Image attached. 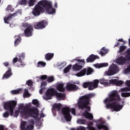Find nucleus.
Wrapping results in <instances>:
<instances>
[{"label": "nucleus", "instance_id": "43", "mask_svg": "<svg viewBox=\"0 0 130 130\" xmlns=\"http://www.w3.org/2000/svg\"><path fill=\"white\" fill-rule=\"evenodd\" d=\"M26 84H27V85L31 86L32 85H33V81H31V80H29L27 81V82H26Z\"/></svg>", "mask_w": 130, "mask_h": 130}, {"label": "nucleus", "instance_id": "2", "mask_svg": "<svg viewBox=\"0 0 130 130\" xmlns=\"http://www.w3.org/2000/svg\"><path fill=\"white\" fill-rule=\"evenodd\" d=\"M121 101L119 93L116 90H114L110 92L109 98L105 99L104 103L107 105V109H113L114 111L119 112L122 109V105H119L118 102Z\"/></svg>", "mask_w": 130, "mask_h": 130}, {"label": "nucleus", "instance_id": "4", "mask_svg": "<svg viewBox=\"0 0 130 130\" xmlns=\"http://www.w3.org/2000/svg\"><path fill=\"white\" fill-rule=\"evenodd\" d=\"M94 97L93 93H88L80 98L77 102V106L79 109H87V111H90V107L88 106L89 105L90 99Z\"/></svg>", "mask_w": 130, "mask_h": 130}, {"label": "nucleus", "instance_id": "33", "mask_svg": "<svg viewBox=\"0 0 130 130\" xmlns=\"http://www.w3.org/2000/svg\"><path fill=\"white\" fill-rule=\"evenodd\" d=\"M22 91V88H19L18 90H14L12 91H11V93L13 95H17L18 94H19V92Z\"/></svg>", "mask_w": 130, "mask_h": 130}, {"label": "nucleus", "instance_id": "23", "mask_svg": "<svg viewBox=\"0 0 130 130\" xmlns=\"http://www.w3.org/2000/svg\"><path fill=\"white\" fill-rule=\"evenodd\" d=\"M83 116H84V118H86L87 119L90 120H92L93 119V115H92V114L87 111H86V112L83 113Z\"/></svg>", "mask_w": 130, "mask_h": 130}, {"label": "nucleus", "instance_id": "30", "mask_svg": "<svg viewBox=\"0 0 130 130\" xmlns=\"http://www.w3.org/2000/svg\"><path fill=\"white\" fill-rule=\"evenodd\" d=\"M52 108L54 109H56L57 110V112H60V110H62V109H61V104H55L53 106H52Z\"/></svg>", "mask_w": 130, "mask_h": 130}, {"label": "nucleus", "instance_id": "29", "mask_svg": "<svg viewBox=\"0 0 130 130\" xmlns=\"http://www.w3.org/2000/svg\"><path fill=\"white\" fill-rule=\"evenodd\" d=\"M20 35H19L17 36V37H18V38L16 39L15 40H14V47H17L18 45H19V43H20V41L22 40V39L20 38Z\"/></svg>", "mask_w": 130, "mask_h": 130}, {"label": "nucleus", "instance_id": "1", "mask_svg": "<svg viewBox=\"0 0 130 130\" xmlns=\"http://www.w3.org/2000/svg\"><path fill=\"white\" fill-rule=\"evenodd\" d=\"M37 0H29L27 2L28 4V7H33L34 5V8L31 11V14L34 16H38L40 15V14L44 13V11H46V12L49 14H54L55 13V10L54 8H52V5L50 2L46 1V0H42L37 3ZM37 4L36 5L35 4Z\"/></svg>", "mask_w": 130, "mask_h": 130}, {"label": "nucleus", "instance_id": "8", "mask_svg": "<svg viewBox=\"0 0 130 130\" xmlns=\"http://www.w3.org/2000/svg\"><path fill=\"white\" fill-rule=\"evenodd\" d=\"M22 26L25 28L24 31V37L28 38L33 35V25L24 22L22 23Z\"/></svg>", "mask_w": 130, "mask_h": 130}, {"label": "nucleus", "instance_id": "39", "mask_svg": "<svg viewBox=\"0 0 130 130\" xmlns=\"http://www.w3.org/2000/svg\"><path fill=\"white\" fill-rule=\"evenodd\" d=\"M23 96H24L25 98L30 96V94H29V93L28 92V90L24 89V93H23Z\"/></svg>", "mask_w": 130, "mask_h": 130}, {"label": "nucleus", "instance_id": "52", "mask_svg": "<svg viewBox=\"0 0 130 130\" xmlns=\"http://www.w3.org/2000/svg\"><path fill=\"white\" fill-rule=\"evenodd\" d=\"M5 128L4 127V126L0 125V130H4Z\"/></svg>", "mask_w": 130, "mask_h": 130}, {"label": "nucleus", "instance_id": "20", "mask_svg": "<svg viewBox=\"0 0 130 130\" xmlns=\"http://www.w3.org/2000/svg\"><path fill=\"white\" fill-rule=\"evenodd\" d=\"M125 85L128 87H124L121 88V92L130 91V80H127L125 82Z\"/></svg>", "mask_w": 130, "mask_h": 130}, {"label": "nucleus", "instance_id": "46", "mask_svg": "<svg viewBox=\"0 0 130 130\" xmlns=\"http://www.w3.org/2000/svg\"><path fill=\"white\" fill-rule=\"evenodd\" d=\"M88 129L89 130H96V129H95V128H94L93 126H89V127H88Z\"/></svg>", "mask_w": 130, "mask_h": 130}, {"label": "nucleus", "instance_id": "5", "mask_svg": "<svg viewBox=\"0 0 130 130\" xmlns=\"http://www.w3.org/2000/svg\"><path fill=\"white\" fill-rule=\"evenodd\" d=\"M56 96L57 100H59V101L63 100L64 98H66L64 94L57 92L54 88H49L48 90H46L45 96H44V100H51L52 96Z\"/></svg>", "mask_w": 130, "mask_h": 130}, {"label": "nucleus", "instance_id": "44", "mask_svg": "<svg viewBox=\"0 0 130 130\" xmlns=\"http://www.w3.org/2000/svg\"><path fill=\"white\" fill-rule=\"evenodd\" d=\"M49 77H47L46 75H43L42 76H40V80H46V79L48 78Z\"/></svg>", "mask_w": 130, "mask_h": 130}, {"label": "nucleus", "instance_id": "26", "mask_svg": "<svg viewBox=\"0 0 130 130\" xmlns=\"http://www.w3.org/2000/svg\"><path fill=\"white\" fill-rule=\"evenodd\" d=\"M56 89L57 91H59V92H64V88L63 87V84L61 83L57 84L56 86Z\"/></svg>", "mask_w": 130, "mask_h": 130}, {"label": "nucleus", "instance_id": "57", "mask_svg": "<svg viewBox=\"0 0 130 130\" xmlns=\"http://www.w3.org/2000/svg\"><path fill=\"white\" fill-rule=\"evenodd\" d=\"M89 124H90V125H93V122H90L89 123Z\"/></svg>", "mask_w": 130, "mask_h": 130}, {"label": "nucleus", "instance_id": "49", "mask_svg": "<svg viewBox=\"0 0 130 130\" xmlns=\"http://www.w3.org/2000/svg\"><path fill=\"white\" fill-rule=\"evenodd\" d=\"M40 118H44V117H45V115H44L43 113H41V114H40Z\"/></svg>", "mask_w": 130, "mask_h": 130}, {"label": "nucleus", "instance_id": "12", "mask_svg": "<svg viewBox=\"0 0 130 130\" xmlns=\"http://www.w3.org/2000/svg\"><path fill=\"white\" fill-rule=\"evenodd\" d=\"M80 72H78L76 74V76L78 77H83L85 75H90L93 72V70L90 67L87 68H84L80 70Z\"/></svg>", "mask_w": 130, "mask_h": 130}, {"label": "nucleus", "instance_id": "18", "mask_svg": "<svg viewBox=\"0 0 130 130\" xmlns=\"http://www.w3.org/2000/svg\"><path fill=\"white\" fill-rule=\"evenodd\" d=\"M99 59V57L98 56L92 54L89 55V57L87 58V59H86V61H84V62H87V63H92L94 60H95V59Z\"/></svg>", "mask_w": 130, "mask_h": 130}, {"label": "nucleus", "instance_id": "25", "mask_svg": "<svg viewBox=\"0 0 130 130\" xmlns=\"http://www.w3.org/2000/svg\"><path fill=\"white\" fill-rule=\"evenodd\" d=\"M16 14H17V12L13 13V14L10 15L8 17H5V18H4L5 23L9 24L8 21H10L11 20V19H12V17H13L15 16H16Z\"/></svg>", "mask_w": 130, "mask_h": 130}, {"label": "nucleus", "instance_id": "47", "mask_svg": "<svg viewBox=\"0 0 130 130\" xmlns=\"http://www.w3.org/2000/svg\"><path fill=\"white\" fill-rule=\"evenodd\" d=\"M4 66H5L6 67H7L8 66H10V64L8 63V62H4Z\"/></svg>", "mask_w": 130, "mask_h": 130}, {"label": "nucleus", "instance_id": "17", "mask_svg": "<svg viewBox=\"0 0 130 130\" xmlns=\"http://www.w3.org/2000/svg\"><path fill=\"white\" fill-rule=\"evenodd\" d=\"M78 89V87L71 83H67L66 85V89L67 91H76Z\"/></svg>", "mask_w": 130, "mask_h": 130}, {"label": "nucleus", "instance_id": "16", "mask_svg": "<svg viewBox=\"0 0 130 130\" xmlns=\"http://www.w3.org/2000/svg\"><path fill=\"white\" fill-rule=\"evenodd\" d=\"M47 25V22L46 20H43L42 21L37 22L36 24H34L33 27L38 30L43 29L45 28Z\"/></svg>", "mask_w": 130, "mask_h": 130}, {"label": "nucleus", "instance_id": "9", "mask_svg": "<svg viewBox=\"0 0 130 130\" xmlns=\"http://www.w3.org/2000/svg\"><path fill=\"white\" fill-rule=\"evenodd\" d=\"M73 60H75L78 62L76 63L74 65H71V68L73 71L76 72L81 71L82 69L83 68V66L85 64V62L84 61V59H75Z\"/></svg>", "mask_w": 130, "mask_h": 130}, {"label": "nucleus", "instance_id": "7", "mask_svg": "<svg viewBox=\"0 0 130 130\" xmlns=\"http://www.w3.org/2000/svg\"><path fill=\"white\" fill-rule=\"evenodd\" d=\"M17 106V102L16 101H11L5 103L4 105V109L5 110L10 111L8 113H10L11 116L13 115V109L16 108Z\"/></svg>", "mask_w": 130, "mask_h": 130}, {"label": "nucleus", "instance_id": "35", "mask_svg": "<svg viewBox=\"0 0 130 130\" xmlns=\"http://www.w3.org/2000/svg\"><path fill=\"white\" fill-rule=\"evenodd\" d=\"M26 0H19L18 1V4L20 6H25L26 5Z\"/></svg>", "mask_w": 130, "mask_h": 130}, {"label": "nucleus", "instance_id": "31", "mask_svg": "<svg viewBox=\"0 0 130 130\" xmlns=\"http://www.w3.org/2000/svg\"><path fill=\"white\" fill-rule=\"evenodd\" d=\"M102 51L99 52V54H101L102 56L105 55L106 53H108V50L105 49V47L102 48Z\"/></svg>", "mask_w": 130, "mask_h": 130}, {"label": "nucleus", "instance_id": "21", "mask_svg": "<svg viewBox=\"0 0 130 130\" xmlns=\"http://www.w3.org/2000/svg\"><path fill=\"white\" fill-rule=\"evenodd\" d=\"M100 83L104 86H110V80H107L104 79H100L98 80V84Z\"/></svg>", "mask_w": 130, "mask_h": 130}, {"label": "nucleus", "instance_id": "13", "mask_svg": "<svg viewBox=\"0 0 130 130\" xmlns=\"http://www.w3.org/2000/svg\"><path fill=\"white\" fill-rule=\"evenodd\" d=\"M28 122H29V125H27V127H25L26 122L22 121V123H20V130H33L34 128V120L30 119L28 120Z\"/></svg>", "mask_w": 130, "mask_h": 130}, {"label": "nucleus", "instance_id": "56", "mask_svg": "<svg viewBox=\"0 0 130 130\" xmlns=\"http://www.w3.org/2000/svg\"><path fill=\"white\" fill-rule=\"evenodd\" d=\"M128 45H130V38L128 39Z\"/></svg>", "mask_w": 130, "mask_h": 130}, {"label": "nucleus", "instance_id": "59", "mask_svg": "<svg viewBox=\"0 0 130 130\" xmlns=\"http://www.w3.org/2000/svg\"><path fill=\"white\" fill-rule=\"evenodd\" d=\"M0 4H1V0H0Z\"/></svg>", "mask_w": 130, "mask_h": 130}, {"label": "nucleus", "instance_id": "51", "mask_svg": "<svg viewBox=\"0 0 130 130\" xmlns=\"http://www.w3.org/2000/svg\"><path fill=\"white\" fill-rule=\"evenodd\" d=\"M46 82H42V84H41V86H46Z\"/></svg>", "mask_w": 130, "mask_h": 130}, {"label": "nucleus", "instance_id": "48", "mask_svg": "<svg viewBox=\"0 0 130 130\" xmlns=\"http://www.w3.org/2000/svg\"><path fill=\"white\" fill-rule=\"evenodd\" d=\"M77 130H85V128L83 126H80Z\"/></svg>", "mask_w": 130, "mask_h": 130}, {"label": "nucleus", "instance_id": "28", "mask_svg": "<svg viewBox=\"0 0 130 130\" xmlns=\"http://www.w3.org/2000/svg\"><path fill=\"white\" fill-rule=\"evenodd\" d=\"M108 63H99V64L96 63V64H94V65H93V66H94V67L98 68V69L108 67Z\"/></svg>", "mask_w": 130, "mask_h": 130}, {"label": "nucleus", "instance_id": "55", "mask_svg": "<svg viewBox=\"0 0 130 130\" xmlns=\"http://www.w3.org/2000/svg\"><path fill=\"white\" fill-rule=\"evenodd\" d=\"M54 7L55 8H57V3H56V2L55 3V5H54Z\"/></svg>", "mask_w": 130, "mask_h": 130}, {"label": "nucleus", "instance_id": "6", "mask_svg": "<svg viewBox=\"0 0 130 130\" xmlns=\"http://www.w3.org/2000/svg\"><path fill=\"white\" fill-rule=\"evenodd\" d=\"M61 111L62 112L63 118H65V120L67 122L71 121V119L72 118L70 112H71L72 115H76V109L75 108L70 109L69 107H65L62 108V109H61Z\"/></svg>", "mask_w": 130, "mask_h": 130}, {"label": "nucleus", "instance_id": "54", "mask_svg": "<svg viewBox=\"0 0 130 130\" xmlns=\"http://www.w3.org/2000/svg\"><path fill=\"white\" fill-rule=\"evenodd\" d=\"M118 42H123V40H122V39H120L118 40Z\"/></svg>", "mask_w": 130, "mask_h": 130}, {"label": "nucleus", "instance_id": "10", "mask_svg": "<svg viewBox=\"0 0 130 130\" xmlns=\"http://www.w3.org/2000/svg\"><path fill=\"white\" fill-rule=\"evenodd\" d=\"M88 87L89 91H92L94 89L98 88V79L93 80L92 82H87L83 83V88H87Z\"/></svg>", "mask_w": 130, "mask_h": 130}, {"label": "nucleus", "instance_id": "42", "mask_svg": "<svg viewBox=\"0 0 130 130\" xmlns=\"http://www.w3.org/2000/svg\"><path fill=\"white\" fill-rule=\"evenodd\" d=\"M10 115L11 116L10 113H8V111H6L4 113V114L2 115V116H3L5 118H8V116H10Z\"/></svg>", "mask_w": 130, "mask_h": 130}, {"label": "nucleus", "instance_id": "34", "mask_svg": "<svg viewBox=\"0 0 130 130\" xmlns=\"http://www.w3.org/2000/svg\"><path fill=\"white\" fill-rule=\"evenodd\" d=\"M31 104L36 106L37 107H39V102L38 101V100H33V101H31Z\"/></svg>", "mask_w": 130, "mask_h": 130}, {"label": "nucleus", "instance_id": "41", "mask_svg": "<svg viewBox=\"0 0 130 130\" xmlns=\"http://www.w3.org/2000/svg\"><path fill=\"white\" fill-rule=\"evenodd\" d=\"M46 81L48 82V83H52V82H54V77H49V78H48V80H47Z\"/></svg>", "mask_w": 130, "mask_h": 130}, {"label": "nucleus", "instance_id": "19", "mask_svg": "<svg viewBox=\"0 0 130 130\" xmlns=\"http://www.w3.org/2000/svg\"><path fill=\"white\" fill-rule=\"evenodd\" d=\"M123 84V81L117 80V79H111L110 80V85L113 84L115 86H120Z\"/></svg>", "mask_w": 130, "mask_h": 130}, {"label": "nucleus", "instance_id": "22", "mask_svg": "<svg viewBox=\"0 0 130 130\" xmlns=\"http://www.w3.org/2000/svg\"><path fill=\"white\" fill-rule=\"evenodd\" d=\"M11 76H12L11 69V68H8V70H7V72H6V73H5V74H4V76L3 77H2V78L8 79Z\"/></svg>", "mask_w": 130, "mask_h": 130}, {"label": "nucleus", "instance_id": "38", "mask_svg": "<svg viewBox=\"0 0 130 130\" xmlns=\"http://www.w3.org/2000/svg\"><path fill=\"white\" fill-rule=\"evenodd\" d=\"M77 123L79 124H85V120L79 119L77 120Z\"/></svg>", "mask_w": 130, "mask_h": 130}, {"label": "nucleus", "instance_id": "53", "mask_svg": "<svg viewBox=\"0 0 130 130\" xmlns=\"http://www.w3.org/2000/svg\"><path fill=\"white\" fill-rule=\"evenodd\" d=\"M44 89V88H42V89H40V90H39V93L40 94H41V93H43V90Z\"/></svg>", "mask_w": 130, "mask_h": 130}, {"label": "nucleus", "instance_id": "37", "mask_svg": "<svg viewBox=\"0 0 130 130\" xmlns=\"http://www.w3.org/2000/svg\"><path fill=\"white\" fill-rule=\"evenodd\" d=\"M130 96V92H122L121 93V97L122 98H128Z\"/></svg>", "mask_w": 130, "mask_h": 130}, {"label": "nucleus", "instance_id": "40", "mask_svg": "<svg viewBox=\"0 0 130 130\" xmlns=\"http://www.w3.org/2000/svg\"><path fill=\"white\" fill-rule=\"evenodd\" d=\"M126 49V46H120V47L119 48V53H121L123 51H125Z\"/></svg>", "mask_w": 130, "mask_h": 130}, {"label": "nucleus", "instance_id": "3", "mask_svg": "<svg viewBox=\"0 0 130 130\" xmlns=\"http://www.w3.org/2000/svg\"><path fill=\"white\" fill-rule=\"evenodd\" d=\"M19 110H22V111H20V114L25 119L31 117L37 119L38 116H39V111L38 110V108H29L26 106L23 105V104H20L18 106V110L14 111V114L13 115V117H17L19 115Z\"/></svg>", "mask_w": 130, "mask_h": 130}, {"label": "nucleus", "instance_id": "32", "mask_svg": "<svg viewBox=\"0 0 130 130\" xmlns=\"http://www.w3.org/2000/svg\"><path fill=\"white\" fill-rule=\"evenodd\" d=\"M45 66H46V63L42 61L38 62V63L37 64V67L38 68L45 67Z\"/></svg>", "mask_w": 130, "mask_h": 130}, {"label": "nucleus", "instance_id": "11", "mask_svg": "<svg viewBox=\"0 0 130 130\" xmlns=\"http://www.w3.org/2000/svg\"><path fill=\"white\" fill-rule=\"evenodd\" d=\"M126 53L127 54H126L125 57L120 56L118 59H116V63L118 65L122 66L123 64H125L126 61H129L130 60V49L126 50Z\"/></svg>", "mask_w": 130, "mask_h": 130}, {"label": "nucleus", "instance_id": "14", "mask_svg": "<svg viewBox=\"0 0 130 130\" xmlns=\"http://www.w3.org/2000/svg\"><path fill=\"white\" fill-rule=\"evenodd\" d=\"M117 70H118L117 66L115 64H111L109 67V70H108L107 72V75L109 76H113L116 74Z\"/></svg>", "mask_w": 130, "mask_h": 130}, {"label": "nucleus", "instance_id": "50", "mask_svg": "<svg viewBox=\"0 0 130 130\" xmlns=\"http://www.w3.org/2000/svg\"><path fill=\"white\" fill-rule=\"evenodd\" d=\"M119 45H120V43L118 42V43H116V44L114 45V47H117L119 46Z\"/></svg>", "mask_w": 130, "mask_h": 130}, {"label": "nucleus", "instance_id": "27", "mask_svg": "<svg viewBox=\"0 0 130 130\" xmlns=\"http://www.w3.org/2000/svg\"><path fill=\"white\" fill-rule=\"evenodd\" d=\"M52 57H54V53H48L45 54V58L46 60L49 61L50 60H51V59H52Z\"/></svg>", "mask_w": 130, "mask_h": 130}, {"label": "nucleus", "instance_id": "45", "mask_svg": "<svg viewBox=\"0 0 130 130\" xmlns=\"http://www.w3.org/2000/svg\"><path fill=\"white\" fill-rule=\"evenodd\" d=\"M125 72L126 73H129L130 72V66L125 69Z\"/></svg>", "mask_w": 130, "mask_h": 130}, {"label": "nucleus", "instance_id": "15", "mask_svg": "<svg viewBox=\"0 0 130 130\" xmlns=\"http://www.w3.org/2000/svg\"><path fill=\"white\" fill-rule=\"evenodd\" d=\"M24 59V54H20L18 56V57L13 58V64L16 63L17 61L19 62V63H22V60ZM25 66L24 63H20L17 66L18 68H23Z\"/></svg>", "mask_w": 130, "mask_h": 130}, {"label": "nucleus", "instance_id": "36", "mask_svg": "<svg viewBox=\"0 0 130 130\" xmlns=\"http://www.w3.org/2000/svg\"><path fill=\"white\" fill-rule=\"evenodd\" d=\"M71 64L67 66V67L65 68V69H63V73L67 74V73H69L70 72V69H71Z\"/></svg>", "mask_w": 130, "mask_h": 130}, {"label": "nucleus", "instance_id": "24", "mask_svg": "<svg viewBox=\"0 0 130 130\" xmlns=\"http://www.w3.org/2000/svg\"><path fill=\"white\" fill-rule=\"evenodd\" d=\"M96 128H98V129L99 130H109V128H108V126H106V125H103V124L102 123L96 124Z\"/></svg>", "mask_w": 130, "mask_h": 130}, {"label": "nucleus", "instance_id": "58", "mask_svg": "<svg viewBox=\"0 0 130 130\" xmlns=\"http://www.w3.org/2000/svg\"><path fill=\"white\" fill-rule=\"evenodd\" d=\"M71 130H75V129L74 128H71Z\"/></svg>", "mask_w": 130, "mask_h": 130}]
</instances>
